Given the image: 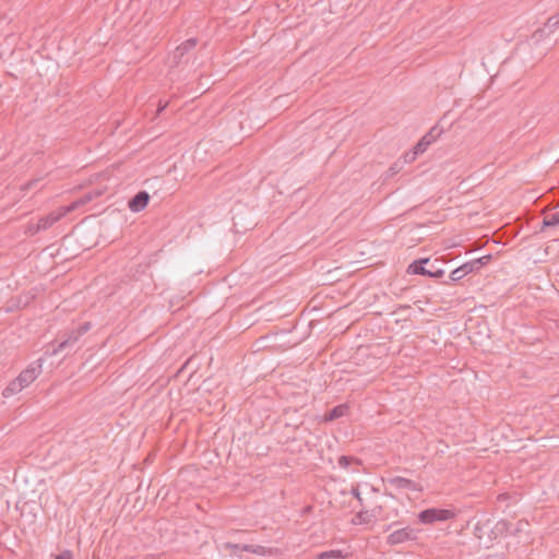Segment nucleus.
Instances as JSON below:
<instances>
[{
	"label": "nucleus",
	"mask_w": 559,
	"mask_h": 559,
	"mask_svg": "<svg viewBox=\"0 0 559 559\" xmlns=\"http://www.w3.org/2000/svg\"><path fill=\"white\" fill-rule=\"evenodd\" d=\"M198 45V39L195 37L189 38L183 41L180 46H178L173 52L171 57H169V67H187L189 66V61L194 57V49Z\"/></svg>",
	"instance_id": "obj_1"
},
{
	"label": "nucleus",
	"mask_w": 559,
	"mask_h": 559,
	"mask_svg": "<svg viewBox=\"0 0 559 559\" xmlns=\"http://www.w3.org/2000/svg\"><path fill=\"white\" fill-rule=\"evenodd\" d=\"M455 518V512L450 509H426L418 514V519L424 524H432L436 522H444Z\"/></svg>",
	"instance_id": "obj_2"
},
{
	"label": "nucleus",
	"mask_w": 559,
	"mask_h": 559,
	"mask_svg": "<svg viewBox=\"0 0 559 559\" xmlns=\"http://www.w3.org/2000/svg\"><path fill=\"white\" fill-rule=\"evenodd\" d=\"M92 328L91 322H84L80 324L76 329H73L64 334L66 338H63L57 346V348L53 349L52 354H58L62 352L63 349L68 348L69 346L74 345L79 338L87 333Z\"/></svg>",
	"instance_id": "obj_3"
},
{
	"label": "nucleus",
	"mask_w": 559,
	"mask_h": 559,
	"mask_svg": "<svg viewBox=\"0 0 559 559\" xmlns=\"http://www.w3.org/2000/svg\"><path fill=\"white\" fill-rule=\"evenodd\" d=\"M429 261L430 260L428 258H423V259L412 262L407 267V273L424 275V276H428V277H436V278L442 277L444 275V271L442 269L433 270V264L431 265L430 269L425 267V264L429 263Z\"/></svg>",
	"instance_id": "obj_4"
},
{
	"label": "nucleus",
	"mask_w": 559,
	"mask_h": 559,
	"mask_svg": "<svg viewBox=\"0 0 559 559\" xmlns=\"http://www.w3.org/2000/svg\"><path fill=\"white\" fill-rule=\"evenodd\" d=\"M74 209H75V204H72L70 206H63V207H60L57 212H51L48 215L40 217L38 219V223L36 224L34 233H38L40 230H46L47 228H49L55 223L60 221L63 216H66L68 213H70Z\"/></svg>",
	"instance_id": "obj_5"
},
{
	"label": "nucleus",
	"mask_w": 559,
	"mask_h": 559,
	"mask_svg": "<svg viewBox=\"0 0 559 559\" xmlns=\"http://www.w3.org/2000/svg\"><path fill=\"white\" fill-rule=\"evenodd\" d=\"M418 531L407 526L392 532L388 538L386 544L391 546L400 545L408 540L417 539Z\"/></svg>",
	"instance_id": "obj_6"
},
{
	"label": "nucleus",
	"mask_w": 559,
	"mask_h": 559,
	"mask_svg": "<svg viewBox=\"0 0 559 559\" xmlns=\"http://www.w3.org/2000/svg\"><path fill=\"white\" fill-rule=\"evenodd\" d=\"M391 488L399 491H419L421 487L418 483L402 476H392L386 478Z\"/></svg>",
	"instance_id": "obj_7"
},
{
	"label": "nucleus",
	"mask_w": 559,
	"mask_h": 559,
	"mask_svg": "<svg viewBox=\"0 0 559 559\" xmlns=\"http://www.w3.org/2000/svg\"><path fill=\"white\" fill-rule=\"evenodd\" d=\"M512 526H513V524L511 522H509L508 520L498 521L493 526H491L490 534H492V536H489L485 540L484 547L485 548L491 547L492 543L495 540L508 535L511 532Z\"/></svg>",
	"instance_id": "obj_8"
},
{
	"label": "nucleus",
	"mask_w": 559,
	"mask_h": 559,
	"mask_svg": "<svg viewBox=\"0 0 559 559\" xmlns=\"http://www.w3.org/2000/svg\"><path fill=\"white\" fill-rule=\"evenodd\" d=\"M442 133V130L435 126L427 132L414 147V155L423 154Z\"/></svg>",
	"instance_id": "obj_9"
},
{
	"label": "nucleus",
	"mask_w": 559,
	"mask_h": 559,
	"mask_svg": "<svg viewBox=\"0 0 559 559\" xmlns=\"http://www.w3.org/2000/svg\"><path fill=\"white\" fill-rule=\"evenodd\" d=\"M559 27V16L557 14L551 15L546 21L544 27L538 28L532 35V40L534 44L539 43L544 36L549 35L555 32Z\"/></svg>",
	"instance_id": "obj_10"
},
{
	"label": "nucleus",
	"mask_w": 559,
	"mask_h": 559,
	"mask_svg": "<svg viewBox=\"0 0 559 559\" xmlns=\"http://www.w3.org/2000/svg\"><path fill=\"white\" fill-rule=\"evenodd\" d=\"M40 365H31L23 370L15 379L23 384V388L28 386L40 373Z\"/></svg>",
	"instance_id": "obj_11"
},
{
	"label": "nucleus",
	"mask_w": 559,
	"mask_h": 559,
	"mask_svg": "<svg viewBox=\"0 0 559 559\" xmlns=\"http://www.w3.org/2000/svg\"><path fill=\"white\" fill-rule=\"evenodd\" d=\"M150 201V194L146 191H139L134 197H132L129 202L128 206L132 212H140L144 210Z\"/></svg>",
	"instance_id": "obj_12"
},
{
	"label": "nucleus",
	"mask_w": 559,
	"mask_h": 559,
	"mask_svg": "<svg viewBox=\"0 0 559 559\" xmlns=\"http://www.w3.org/2000/svg\"><path fill=\"white\" fill-rule=\"evenodd\" d=\"M490 528H491V525H490L489 520H487L485 522H478L474 527V535L479 540V545H481L483 547H484L485 540L489 536H492V534H490Z\"/></svg>",
	"instance_id": "obj_13"
},
{
	"label": "nucleus",
	"mask_w": 559,
	"mask_h": 559,
	"mask_svg": "<svg viewBox=\"0 0 559 559\" xmlns=\"http://www.w3.org/2000/svg\"><path fill=\"white\" fill-rule=\"evenodd\" d=\"M491 254L484 255L481 258L468 261L463 264V271L469 273H474L479 271L483 266L487 265L491 260Z\"/></svg>",
	"instance_id": "obj_14"
},
{
	"label": "nucleus",
	"mask_w": 559,
	"mask_h": 559,
	"mask_svg": "<svg viewBox=\"0 0 559 559\" xmlns=\"http://www.w3.org/2000/svg\"><path fill=\"white\" fill-rule=\"evenodd\" d=\"M347 412H348V406L346 404H340V405L333 407L331 411H329L325 414L324 419H325V421H332V420H335L337 418H341V417L347 415Z\"/></svg>",
	"instance_id": "obj_15"
},
{
	"label": "nucleus",
	"mask_w": 559,
	"mask_h": 559,
	"mask_svg": "<svg viewBox=\"0 0 559 559\" xmlns=\"http://www.w3.org/2000/svg\"><path fill=\"white\" fill-rule=\"evenodd\" d=\"M559 225V210L556 212L547 213L544 216L540 231L545 230L548 227H555Z\"/></svg>",
	"instance_id": "obj_16"
},
{
	"label": "nucleus",
	"mask_w": 559,
	"mask_h": 559,
	"mask_svg": "<svg viewBox=\"0 0 559 559\" xmlns=\"http://www.w3.org/2000/svg\"><path fill=\"white\" fill-rule=\"evenodd\" d=\"M346 557H347V552H344L340 549H335V550L322 551L317 555L316 559H342V558H346Z\"/></svg>",
	"instance_id": "obj_17"
},
{
	"label": "nucleus",
	"mask_w": 559,
	"mask_h": 559,
	"mask_svg": "<svg viewBox=\"0 0 559 559\" xmlns=\"http://www.w3.org/2000/svg\"><path fill=\"white\" fill-rule=\"evenodd\" d=\"M24 388H23V384H21L16 379L12 380L9 385L3 390V396L4 397H9L13 394H16L19 393L20 391H22Z\"/></svg>",
	"instance_id": "obj_18"
},
{
	"label": "nucleus",
	"mask_w": 559,
	"mask_h": 559,
	"mask_svg": "<svg viewBox=\"0 0 559 559\" xmlns=\"http://www.w3.org/2000/svg\"><path fill=\"white\" fill-rule=\"evenodd\" d=\"M241 550L242 551H247V552H251V554H255V555H260V556H264L267 551H266V548L264 546H261V545H242L241 547Z\"/></svg>",
	"instance_id": "obj_19"
},
{
	"label": "nucleus",
	"mask_w": 559,
	"mask_h": 559,
	"mask_svg": "<svg viewBox=\"0 0 559 559\" xmlns=\"http://www.w3.org/2000/svg\"><path fill=\"white\" fill-rule=\"evenodd\" d=\"M352 463L361 464V461L355 456L342 455L338 457V465L347 468Z\"/></svg>",
	"instance_id": "obj_20"
},
{
	"label": "nucleus",
	"mask_w": 559,
	"mask_h": 559,
	"mask_svg": "<svg viewBox=\"0 0 559 559\" xmlns=\"http://www.w3.org/2000/svg\"><path fill=\"white\" fill-rule=\"evenodd\" d=\"M241 547H242V545L234 544V543H230V542L224 543L222 545L223 549L229 550L231 556H237V557H240L239 552L242 551Z\"/></svg>",
	"instance_id": "obj_21"
},
{
	"label": "nucleus",
	"mask_w": 559,
	"mask_h": 559,
	"mask_svg": "<svg viewBox=\"0 0 559 559\" xmlns=\"http://www.w3.org/2000/svg\"><path fill=\"white\" fill-rule=\"evenodd\" d=\"M468 273L463 271V264L459 267H456L455 270H453L451 273H450V281L451 282H459L460 280H462L463 277H465Z\"/></svg>",
	"instance_id": "obj_22"
},
{
	"label": "nucleus",
	"mask_w": 559,
	"mask_h": 559,
	"mask_svg": "<svg viewBox=\"0 0 559 559\" xmlns=\"http://www.w3.org/2000/svg\"><path fill=\"white\" fill-rule=\"evenodd\" d=\"M528 526H530V524H528L527 521L520 520V521L516 522L514 528L513 530L511 528L510 533L513 534V535H518L520 533L526 532Z\"/></svg>",
	"instance_id": "obj_23"
},
{
	"label": "nucleus",
	"mask_w": 559,
	"mask_h": 559,
	"mask_svg": "<svg viewBox=\"0 0 559 559\" xmlns=\"http://www.w3.org/2000/svg\"><path fill=\"white\" fill-rule=\"evenodd\" d=\"M371 521L370 519V514L368 511H359L356 515H355V520H354V523H359V524H367Z\"/></svg>",
	"instance_id": "obj_24"
},
{
	"label": "nucleus",
	"mask_w": 559,
	"mask_h": 559,
	"mask_svg": "<svg viewBox=\"0 0 559 559\" xmlns=\"http://www.w3.org/2000/svg\"><path fill=\"white\" fill-rule=\"evenodd\" d=\"M350 492L359 501V503L362 504V498L360 496L359 486H354Z\"/></svg>",
	"instance_id": "obj_25"
},
{
	"label": "nucleus",
	"mask_w": 559,
	"mask_h": 559,
	"mask_svg": "<svg viewBox=\"0 0 559 559\" xmlns=\"http://www.w3.org/2000/svg\"><path fill=\"white\" fill-rule=\"evenodd\" d=\"M55 559H73V556L70 550H64L58 556H56Z\"/></svg>",
	"instance_id": "obj_26"
},
{
	"label": "nucleus",
	"mask_w": 559,
	"mask_h": 559,
	"mask_svg": "<svg viewBox=\"0 0 559 559\" xmlns=\"http://www.w3.org/2000/svg\"><path fill=\"white\" fill-rule=\"evenodd\" d=\"M35 227H36V225H35V226H34V225H29V226H28V228H27V231H28L31 235H34V234H35V233H34V231H35Z\"/></svg>",
	"instance_id": "obj_27"
},
{
	"label": "nucleus",
	"mask_w": 559,
	"mask_h": 559,
	"mask_svg": "<svg viewBox=\"0 0 559 559\" xmlns=\"http://www.w3.org/2000/svg\"><path fill=\"white\" fill-rule=\"evenodd\" d=\"M416 156H417V155H414V154H413L412 156H408V154H405V158H406L407 160H414Z\"/></svg>",
	"instance_id": "obj_28"
},
{
	"label": "nucleus",
	"mask_w": 559,
	"mask_h": 559,
	"mask_svg": "<svg viewBox=\"0 0 559 559\" xmlns=\"http://www.w3.org/2000/svg\"><path fill=\"white\" fill-rule=\"evenodd\" d=\"M416 156H417V155H414V154H413L412 156H408V154H405V158H406L407 160H414Z\"/></svg>",
	"instance_id": "obj_29"
},
{
	"label": "nucleus",
	"mask_w": 559,
	"mask_h": 559,
	"mask_svg": "<svg viewBox=\"0 0 559 559\" xmlns=\"http://www.w3.org/2000/svg\"><path fill=\"white\" fill-rule=\"evenodd\" d=\"M166 106H167V103H166V104H164V105H159V107H158V109H157V112L163 111V110L166 108Z\"/></svg>",
	"instance_id": "obj_30"
},
{
	"label": "nucleus",
	"mask_w": 559,
	"mask_h": 559,
	"mask_svg": "<svg viewBox=\"0 0 559 559\" xmlns=\"http://www.w3.org/2000/svg\"><path fill=\"white\" fill-rule=\"evenodd\" d=\"M35 182H36V181H31V182H28V183H27V188H28V187H31V186H33Z\"/></svg>",
	"instance_id": "obj_31"
}]
</instances>
